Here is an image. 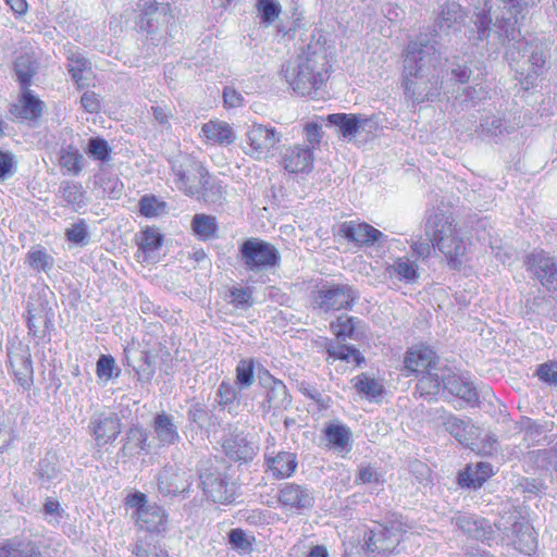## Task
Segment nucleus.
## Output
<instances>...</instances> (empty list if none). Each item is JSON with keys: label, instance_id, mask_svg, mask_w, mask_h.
I'll use <instances>...</instances> for the list:
<instances>
[{"label": "nucleus", "instance_id": "15", "mask_svg": "<svg viewBox=\"0 0 557 557\" xmlns=\"http://www.w3.org/2000/svg\"><path fill=\"white\" fill-rule=\"evenodd\" d=\"M443 426L461 445L475 449L476 441L480 436V429L475 426L470 419L459 418L451 413L441 417Z\"/></svg>", "mask_w": 557, "mask_h": 557}, {"label": "nucleus", "instance_id": "51", "mask_svg": "<svg viewBox=\"0 0 557 557\" xmlns=\"http://www.w3.org/2000/svg\"><path fill=\"white\" fill-rule=\"evenodd\" d=\"M256 9L264 24H272L281 13V5L276 0H257Z\"/></svg>", "mask_w": 557, "mask_h": 557}, {"label": "nucleus", "instance_id": "13", "mask_svg": "<svg viewBox=\"0 0 557 557\" xmlns=\"http://www.w3.org/2000/svg\"><path fill=\"white\" fill-rule=\"evenodd\" d=\"M326 121L347 139H351L362 132L372 133L376 128V122L372 117L361 114L334 113L327 115Z\"/></svg>", "mask_w": 557, "mask_h": 557}, {"label": "nucleus", "instance_id": "30", "mask_svg": "<svg viewBox=\"0 0 557 557\" xmlns=\"http://www.w3.org/2000/svg\"><path fill=\"white\" fill-rule=\"evenodd\" d=\"M225 454L233 460L249 461L256 455V447L240 435H233L223 443Z\"/></svg>", "mask_w": 557, "mask_h": 557}, {"label": "nucleus", "instance_id": "21", "mask_svg": "<svg viewBox=\"0 0 557 557\" xmlns=\"http://www.w3.org/2000/svg\"><path fill=\"white\" fill-rule=\"evenodd\" d=\"M90 424L99 445L108 444L121 433L120 418L116 413H99L91 418Z\"/></svg>", "mask_w": 557, "mask_h": 557}, {"label": "nucleus", "instance_id": "28", "mask_svg": "<svg viewBox=\"0 0 557 557\" xmlns=\"http://www.w3.org/2000/svg\"><path fill=\"white\" fill-rule=\"evenodd\" d=\"M198 185L199 191L195 195L197 199L208 205H222L225 200V187L220 181L213 178L209 172Z\"/></svg>", "mask_w": 557, "mask_h": 557}, {"label": "nucleus", "instance_id": "4", "mask_svg": "<svg viewBox=\"0 0 557 557\" xmlns=\"http://www.w3.org/2000/svg\"><path fill=\"white\" fill-rule=\"evenodd\" d=\"M506 52L509 65L520 76L525 88L533 86L535 79L544 73L545 64L548 58L546 46L537 39L515 40Z\"/></svg>", "mask_w": 557, "mask_h": 557}, {"label": "nucleus", "instance_id": "38", "mask_svg": "<svg viewBox=\"0 0 557 557\" xmlns=\"http://www.w3.org/2000/svg\"><path fill=\"white\" fill-rule=\"evenodd\" d=\"M385 273L389 277L396 275L400 280L410 283L414 282L418 278V265L414 261H411L409 258L400 257L397 258L393 264L386 267Z\"/></svg>", "mask_w": 557, "mask_h": 557}, {"label": "nucleus", "instance_id": "60", "mask_svg": "<svg viewBox=\"0 0 557 557\" xmlns=\"http://www.w3.org/2000/svg\"><path fill=\"white\" fill-rule=\"evenodd\" d=\"M536 375L541 381L557 386V361L540 364L536 369Z\"/></svg>", "mask_w": 557, "mask_h": 557}, {"label": "nucleus", "instance_id": "64", "mask_svg": "<svg viewBox=\"0 0 557 557\" xmlns=\"http://www.w3.org/2000/svg\"><path fill=\"white\" fill-rule=\"evenodd\" d=\"M53 459V456L51 458L46 457L42 460H40L38 465L37 473L38 476L41 479V484L50 482V480L55 478L58 474V470L55 469Z\"/></svg>", "mask_w": 557, "mask_h": 557}, {"label": "nucleus", "instance_id": "26", "mask_svg": "<svg viewBox=\"0 0 557 557\" xmlns=\"http://www.w3.org/2000/svg\"><path fill=\"white\" fill-rule=\"evenodd\" d=\"M152 428L156 434V438L162 446L173 445L180 440V434L177 425L174 423V418L166 412L158 413L153 418Z\"/></svg>", "mask_w": 557, "mask_h": 557}, {"label": "nucleus", "instance_id": "6", "mask_svg": "<svg viewBox=\"0 0 557 557\" xmlns=\"http://www.w3.org/2000/svg\"><path fill=\"white\" fill-rule=\"evenodd\" d=\"M125 505L134 509L132 517L139 529L157 534L166 531L169 519L165 510L156 503H150L144 493L136 491L127 495Z\"/></svg>", "mask_w": 557, "mask_h": 557}, {"label": "nucleus", "instance_id": "37", "mask_svg": "<svg viewBox=\"0 0 557 557\" xmlns=\"http://www.w3.org/2000/svg\"><path fill=\"white\" fill-rule=\"evenodd\" d=\"M269 470L276 478L289 476L297 467L296 456L293 453L282 451L268 459Z\"/></svg>", "mask_w": 557, "mask_h": 557}, {"label": "nucleus", "instance_id": "22", "mask_svg": "<svg viewBox=\"0 0 557 557\" xmlns=\"http://www.w3.org/2000/svg\"><path fill=\"white\" fill-rule=\"evenodd\" d=\"M447 259L448 265L453 269H459L463 263L466 255V244L459 236L458 231L449 237H440L433 244Z\"/></svg>", "mask_w": 557, "mask_h": 557}, {"label": "nucleus", "instance_id": "58", "mask_svg": "<svg viewBox=\"0 0 557 557\" xmlns=\"http://www.w3.org/2000/svg\"><path fill=\"white\" fill-rule=\"evenodd\" d=\"M228 297L236 308L246 309L252 305V292L249 287H233Z\"/></svg>", "mask_w": 557, "mask_h": 557}, {"label": "nucleus", "instance_id": "29", "mask_svg": "<svg viewBox=\"0 0 557 557\" xmlns=\"http://www.w3.org/2000/svg\"><path fill=\"white\" fill-rule=\"evenodd\" d=\"M39 63L34 54L21 53L16 57L13 69L21 89L32 85L33 77L36 75Z\"/></svg>", "mask_w": 557, "mask_h": 557}, {"label": "nucleus", "instance_id": "34", "mask_svg": "<svg viewBox=\"0 0 557 557\" xmlns=\"http://www.w3.org/2000/svg\"><path fill=\"white\" fill-rule=\"evenodd\" d=\"M59 194L76 212L86 206V191L79 183L71 181L62 182L59 187Z\"/></svg>", "mask_w": 557, "mask_h": 557}, {"label": "nucleus", "instance_id": "1", "mask_svg": "<svg viewBox=\"0 0 557 557\" xmlns=\"http://www.w3.org/2000/svg\"><path fill=\"white\" fill-rule=\"evenodd\" d=\"M436 29L430 35L420 34L405 50V92L418 103L435 100L442 88L437 69L442 58L436 48Z\"/></svg>", "mask_w": 557, "mask_h": 557}, {"label": "nucleus", "instance_id": "40", "mask_svg": "<svg viewBox=\"0 0 557 557\" xmlns=\"http://www.w3.org/2000/svg\"><path fill=\"white\" fill-rule=\"evenodd\" d=\"M277 498L284 507L290 509L309 508L313 500L305 490H278Z\"/></svg>", "mask_w": 557, "mask_h": 557}, {"label": "nucleus", "instance_id": "10", "mask_svg": "<svg viewBox=\"0 0 557 557\" xmlns=\"http://www.w3.org/2000/svg\"><path fill=\"white\" fill-rule=\"evenodd\" d=\"M410 528L401 516H394V519L389 520L386 525L379 524L370 531V535L366 540V547L372 553L392 552L399 543L398 537Z\"/></svg>", "mask_w": 557, "mask_h": 557}, {"label": "nucleus", "instance_id": "45", "mask_svg": "<svg viewBox=\"0 0 557 557\" xmlns=\"http://www.w3.org/2000/svg\"><path fill=\"white\" fill-rule=\"evenodd\" d=\"M359 323L360 320L357 318L342 314L331 323V330L337 338H357V325Z\"/></svg>", "mask_w": 557, "mask_h": 557}, {"label": "nucleus", "instance_id": "16", "mask_svg": "<svg viewBox=\"0 0 557 557\" xmlns=\"http://www.w3.org/2000/svg\"><path fill=\"white\" fill-rule=\"evenodd\" d=\"M265 377H261V383L265 387V398L261 404L262 411L269 412L270 410H285L292 404V397L288 394L286 385L268 371L264 373Z\"/></svg>", "mask_w": 557, "mask_h": 557}, {"label": "nucleus", "instance_id": "52", "mask_svg": "<svg viewBox=\"0 0 557 557\" xmlns=\"http://www.w3.org/2000/svg\"><path fill=\"white\" fill-rule=\"evenodd\" d=\"M253 381V360H240L236 367V384L242 388H247L252 385Z\"/></svg>", "mask_w": 557, "mask_h": 557}, {"label": "nucleus", "instance_id": "24", "mask_svg": "<svg viewBox=\"0 0 557 557\" xmlns=\"http://www.w3.org/2000/svg\"><path fill=\"white\" fill-rule=\"evenodd\" d=\"M283 164L290 173H307L313 166V153L311 149L295 146L286 149L283 156Z\"/></svg>", "mask_w": 557, "mask_h": 557}, {"label": "nucleus", "instance_id": "36", "mask_svg": "<svg viewBox=\"0 0 557 557\" xmlns=\"http://www.w3.org/2000/svg\"><path fill=\"white\" fill-rule=\"evenodd\" d=\"M325 349L329 358L333 359V361L343 360L346 362H355L357 366H360L362 362H364L363 356L354 346H348L332 341L326 344Z\"/></svg>", "mask_w": 557, "mask_h": 557}, {"label": "nucleus", "instance_id": "8", "mask_svg": "<svg viewBox=\"0 0 557 557\" xmlns=\"http://www.w3.org/2000/svg\"><path fill=\"white\" fill-rule=\"evenodd\" d=\"M358 292L349 284L324 283L312 294V305L323 312L350 309Z\"/></svg>", "mask_w": 557, "mask_h": 557}, {"label": "nucleus", "instance_id": "56", "mask_svg": "<svg viewBox=\"0 0 557 557\" xmlns=\"http://www.w3.org/2000/svg\"><path fill=\"white\" fill-rule=\"evenodd\" d=\"M97 375L100 379H112L119 376L121 370L116 368L115 360L110 355H101L97 361Z\"/></svg>", "mask_w": 557, "mask_h": 557}, {"label": "nucleus", "instance_id": "17", "mask_svg": "<svg viewBox=\"0 0 557 557\" xmlns=\"http://www.w3.org/2000/svg\"><path fill=\"white\" fill-rule=\"evenodd\" d=\"M442 381L443 389H446L449 394L468 404H476L479 401V396L472 382L446 366L443 367Z\"/></svg>", "mask_w": 557, "mask_h": 557}, {"label": "nucleus", "instance_id": "5", "mask_svg": "<svg viewBox=\"0 0 557 557\" xmlns=\"http://www.w3.org/2000/svg\"><path fill=\"white\" fill-rule=\"evenodd\" d=\"M494 525L519 552L531 555L536 550L535 530L517 508L512 507L508 511H504Z\"/></svg>", "mask_w": 557, "mask_h": 557}, {"label": "nucleus", "instance_id": "3", "mask_svg": "<svg viewBox=\"0 0 557 557\" xmlns=\"http://www.w3.org/2000/svg\"><path fill=\"white\" fill-rule=\"evenodd\" d=\"M502 1L509 5L510 11L503 13L500 17H496L495 23H492L490 9L475 14L473 24L476 28V41H487L497 46L504 45L506 41L516 40L520 35L517 14L534 7L539 0Z\"/></svg>", "mask_w": 557, "mask_h": 557}, {"label": "nucleus", "instance_id": "7", "mask_svg": "<svg viewBox=\"0 0 557 557\" xmlns=\"http://www.w3.org/2000/svg\"><path fill=\"white\" fill-rule=\"evenodd\" d=\"M239 259L246 270L260 272L277 267L281 261V255L271 243L250 237L240 245Z\"/></svg>", "mask_w": 557, "mask_h": 557}, {"label": "nucleus", "instance_id": "59", "mask_svg": "<svg viewBox=\"0 0 557 557\" xmlns=\"http://www.w3.org/2000/svg\"><path fill=\"white\" fill-rule=\"evenodd\" d=\"M164 209V203L157 200L154 196H144L139 200V211L146 218L159 215Z\"/></svg>", "mask_w": 557, "mask_h": 557}, {"label": "nucleus", "instance_id": "43", "mask_svg": "<svg viewBox=\"0 0 557 557\" xmlns=\"http://www.w3.org/2000/svg\"><path fill=\"white\" fill-rule=\"evenodd\" d=\"M193 231L201 239L206 240L216 236V218L207 214H195L191 221Z\"/></svg>", "mask_w": 557, "mask_h": 557}, {"label": "nucleus", "instance_id": "46", "mask_svg": "<svg viewBox=\"0 0 557 557\" xmlns=\"http://www.w3.org/2000/svg\"><path fill=\"white\" fill-rule=\"evenodd\" d=\"M351 382L356 391L368 398H375L381 395L383 391L379 381L373 377H369L366 373L355 376Z\"/></svg>", "mask_w": 557, "mask_h": 557}, {"label": "nucleus", "instance_id": "53", "mask_svg": "<svg viewBox=\"0 0 557 557\" xmlns=\"http://www.w3.org/2000/svg\"><path fill=\"white\" fill-rule=\"evenodd\" d=\"M147 440L148 436L144 429L133 426L126 433V443L124 445V449L146 450L148 448Z\"/></svg>", "mask_w": 557, "mask_h": 557}, {"label": "nucleus", "instance_id": "49", "mask_svg": "<svg viewBox=\"0 0 557 557\" xmlns=\"http://www.w3.org/2000/svg\"><path fill=\"white\" fill-rule=\"evenodd\" d=\"M18 368L14 370V376L17 383L24 388L29 389L34 382L33 364L29 357H21L17 360Z\"/></svg>", "mask_w": 557, "mask_h": 557}, {"label": "nucleus", "instance_id": "47", "mask_svg": "<svg viewBox=\"0 0 557 557\" xmlns=\"http://www.w3.org/2000/svg\"><path fill=\"white\" fill-rule=\"evenodd\" d=\"M66 59L69 62V73L76 83H79L83 79V73L89 69V61L82 53L73 49L66 51Z\"/></svg>", "mask_w": 557, "mask_h": 557}, {"label": "nucleus", "instance_id": "54", "mask_svg": "<svg viewBox=\"0 0 557 557\" xmlns=\"http://www.w3.org/2000/svg\"><path fill=\"white\" fill-rule=\"evenodd\" d=\"M65 237L69 242L85 246L88 243L89 232L85 220L81 219L77 223L66 228Z\"/></svg>", "mask_w": 557, "mask_h": 557}, {"label": "nucleus", "instance_id": "23", "mask_svg": "<svg viewBox=\"0 0 557 557\" xmlns=\"http://www.w3.org/2000/svg\"><path fill=\"white\" fill-rule=\"evenodd\" d=\"M44 102L33 95L29 87L22 89L17 102L11 104L10 113L17 119L34 121L42 113Z\"/></svg>", "mask_w": 557, "mask_h": 557}, {"label": "nucleus", "instance_id": "14", "mask_svg": "<svg viewBox=\"0 0 557 557\" xmlns=\"http://www.w3.org/2000/svg\"><path fill=\"white\" fill-rule=\"evenodd\" d=\"M138 8L140 14L137 24L141 30L150 34L169 24L173 18L170 14V5L168 3H158L152 0H139Z\"/></svg>", "mask_w": 557, "mask_h": 557}, {"label": "nucleus", "instance_id": "33", "mask_svg": "<svg viewBox=\"0 0 557 557\" xmlns=\"http://www.w3.org/2000/svg\"><path fill=\"white\" fill-rule=\"evenodd\" d=\"M324 434L333 448L339 451H349L352 434L348 426L339 423H330L324 429Z\"/></svg>", "mask_w": 557, "mask_h": 557}, {"label": "nucleus", "instance_id": "41", "mask_svg": "<svg viewBox=\"0 0 557 557\" xmlns=\"http://www.w3.org/2000/svg\"><path fill=\"white\" fill-rule=\"evenodd\" d=\"M40 554L32 542L10 540L0 546V557H38Z\"/></svg>", "mask_w": 557, "mask_h": 557}, {"label": "nucleus", "instance_id": "9", "mask_svg": "<svg viewBox=\"0 0 557 557\" xmlns=\"http://www.w3.org/2000/svg\"><path fill=\"white\" fill-rule=\"evenodd\" d=\"M174 183L178 190L194 197L199 191V182L208 171L201 162L190 156H181L171 162Z\"/></svg>", "mask_w": 557, "mask_h": 557}, {"label": "nucleus", "instance_id": "11", "mask_svg": "<svg viewBox=\"0 0 557 557\" xmlns=\"http://www.w3.org/2000/svg\"><path fill=\"white\" fill-rule=\"evenodd\" d=\"M249 149L247 154L255 159L268 157L271 151L280 144L282 134L274 127L253 123L246 133Z\"/></svg>", "mask_w": 557, "mask_h": 557}, {"label": "nucleus", "instance_id": "50", "mask_svg": "<svg viewBox=\"0 0 557 557\" xmlns=\"http://www.w3.org/2000/svg\"><path fill=\"white\" fill-rule=\"evenodd\" d=\"M15 418L11 413L0 414V450L8 448L15 438Z\"/></svg>", "mask_w": 557, "mask_h": 557}, {"label": "nucleus", "instance_id": "61", "mask_svg": "<svg viewBox=\"0 0 557 557\" xmlns=\"http://www.w3.org/2000/svg\"><path fill=\"white\" fill-rule=\"evenodd\" d=\"M154 121L163 128H171V120L174 117L173 110L168 106L156 104L151 107Z\"/></svg>", "mask_w": 557, "mask_h": 557}, {"label": "nucleus", "instance_id": "62", "mask_svg": "<svg viewBox=\"0 0 557 557\" xmlns=\"http://www.w3.org/2000/svg\"><path fill=\"white\" fill-rule=\"evenodd\" d=\"M16 161L12 152L0 149V181L12 176L15 172Z\"/></svg>", "mask_w": 557, "mask_h": 557}, {"label": "nucleus", "instance_id": "55", "mask_svg": "<svg viewBox=\"0 0 557 557\" xmlns=\"http://www.w3.org/2000/svg\"><path fill=\"white\" fill-rule=\"evenodd\" d=\"M163 237L156 228H147L141 233L139 248L145 252H152L162 245Z\"/></svg>", "mask_w": 557, "mask_h": 557}, {"label": "nucleus", "instance_id": "27", "mask_svg": "<svg viewBox=\"0 0 557 557\" xmlns=\"http://www.w3.org/2000/svg\"><path fill=\"white\" fill-rule=\"evenodd\" d=\"M493 474L492 466L487 462H478L468 465L465 471L458 475L460 487H481L484 482Z\"/></svg>", "mask_w": 557, "mask_h": 557}, {"label": "nucleus", "instance_id": "25", "mask_svg": "<svg viewBox=\"0 0 557 557\" xmlns=\"http://www.w3.org/2000/svg\"><path fill=\"white\" fill-rule=\"evenodd\" d=\"M457 231L454 219L442 211L432 214L425 224V234L431 243H436L440 237H449Z\"/></svg>", "mask_w": 557, "mask_h": 557}, {"label": "nucleus", "instance_id": "2", "mask_svg": "<svg viewBox=\"0 0 557 557\" xmlns=\"http://www.w3.org/2000/svg\"><path fill=\"white\" fill-rule=\"evenodd\" d=\"M330 67L326 48L315 41L284 63L281 75L296 94L310 96L329 79Z\"/></svg>", "mask_w": 557, "mask_h": 557}, {"label": "nucleus", "instance_id": "42", "mask_svg": "<svg viewBox=\"0 0 557 557\" xmlns=\"http://www.w3.org/2000/svg\"><path fill=\"white\" fill-rule=\"evenodd\" d=\"M26 263L38 272H49L54 265V259L40 246L33 247L26 255Z\"/></svg>", "mask_w": 557, "mask_h": 557}, {"label": "nucleus", "instance_id": "31", "mask_svg": "<svg viewBox=\"0 0 557 557\" xmlns=\"http://www.w3.org/2000/svg\"><path fill=\"white\" fill-rule=\"evenodd\" d=\"M465 20L466 12L462 10L461 5L457 2H449L442 8L437 25L441 30L453 29L456 32L461 29Z\"/></svg>", "mask_w": 557, "mask_h": 557}, {"label": "nucleus", "instance_id": "20", "mask_svg": "<svg viewBox=\"0 0 557 557\" xmlns=\"http://www.w3.org/2000/svg\"><path fill=\"white\" fill-rule=\"evenodd\" d=\"M454 522L456 527L469 537L481 542H486L492 539L493 528L484 518L463 513L454 518Z\"/></svg>", "mask_w": 557, "mask_h": 557}, {"label": "nucleus", "instance_id": "32", "mask_svg": "<svg viewBox=\"0 0 557 557\" xmlns=\"http://www.w3.org/2000/svg\"><path fill=\"white\" fill-rule=\"evenodd\" d=\"M201 132L208 140L220 145H230L235 140L232 127L223 121H209L202 125Z\"/></svg>", "mask_w": 557, "mask_h": 557}, {"label": "nucleus", "instance_id": "18", "mask_svg": "<svg viewBox=\"0 0 557 557\" xmlns=\"http://www.w3.org/2000/svg\"><path fill=\"white\" fill-rule=\"evenodd\" d=\"M339 234L349 242L359 246H371L386 239V236L375 227L367 223L355 221L345 222L339 227Z\"/></svg>", "mask_w": 557, "mask_h": 557}, {"label": "nucleus", "instance_id": "57", "mask_svg": "<svg viewBox=\"0 0 557 557\" xmlns=\"http://www.w3.org/2000/svg\"><path fill=\"white\" fill-rule=\"evenodd\" d=\"M87 153L103 162L109 160L111 148L106 139L101 137H91L88 140Z\"/></svg>", "mask_w": 557, "mask_h": 557}, {"label": "nucleus", "instance_id": "39", "mask_svg": "<svg viewBox=\"0 0 557 557\" xmlns=\"http://www.w3.org/2000/svg\"><path fill=\"white\" fill-rule=\"evenodd\" d=\"M59 164L71 175H78L85 165V158L73 145L61 149Z\"/></svg>", "mask_w": 557, "mask_h": 557}, {"label": "nucleus", "instance_id": "48", "mask_svg": "<svg viewBox=\"0 0 557 557\" xmlns=\"http://www.w3.org/2000/svg\"><path fill=\"white\" fill-rule=\"evenodd\" d=\"M137 381L140 383H150L156 373L154 358L148 351H140V358L137 366H134Z\"/></svg>", "mask_w": 557, "mask_h": 557}, {"label": "nucleus", "instance_id": "19", "mask_svg": "<svg viewBox=\"0 0 557 557\" xmlns=\"http://www.w3.org/2000/svg\"><path fill=\"white\" fill-rule=\"evenodd\" d=\"M405 370L408 373L421 374L440 368L436 363L435 352L423 345L410 347L404 359Z\"/></svg>", "mask_w": 557, "mask_h": 557}, {"label": "nucleus", "instance_id": "35", "mask_svg": "<svg viewBox=\"0 0 557 557\" xmlns=\"http://www.w3.org/2000/svg\"><path fill=\"white\" fill-rule=\"evenodd\" d=\"M416 391L421 397L435 396L443 388V367L421 373Z\"/></svg>", "mask_w": 557, "mask_h": 557}, {"label": "nucleus", "instance_id": "12", "mask_svg": "<svg viewBox=\"0 0 557 557\" xmlns=\"http://www.w3.org/2000/svg\"><path fill=\"white\" fill-rule=\"evenodd\" d=\"M524 264L539 282L548 290H557V261L544 250L528 255Z\"/></svg>", "mask_w": 557, "mask_h": 557}, {"label": "nucleus", "instance_id": "63", "mask_svg": "<svg viewBox=\"0 0 557 557\" xmlns=\"http://www.w3.org/2000/svg\"><path fill=\"white\" fill-rule=\"evenodd\" d=\"M207 499L215 504L227 505L235 500L234 490H203Z\"/></svg>", "mask_w": 557, "mask_h": 557}, {"label": "nucleus", "instance_id": "44", "mask_svg": "<svg viewBox=\"0 0 557 557\" xmlns=\"http://www.w3.org/2000/svg\"><path fill=\"white\" fill-rule=\"evenodd\" d=\"M198 471L201 487H224L230 484L228 478L212 463H202Z\"/></svg>", "mask_w": 557, "mask_h": 557}]
</instances>
